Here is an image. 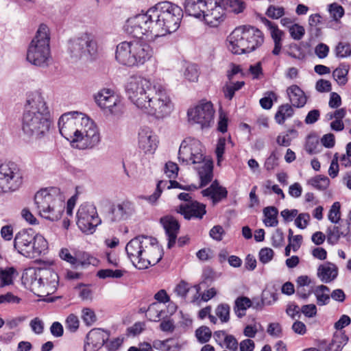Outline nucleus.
I'll return each mask as SVG.
<instances>
[{"mask_svg": "<svg viewBox=\"0 0 351 351\" xmlns=\"http://www.w3.org/2000/svg\"><path fill=\"white\" fill-rule=\"evenodd\" d=\"M128 99L138 110L156 119L169 117L174 106L166 87L141 75H130L125 84Z\"/></svg>", "mask_w": 351, "mask_h": 351, "instance_id": "obj_1", "label": "nucleus"}, {"mask_svg": "<svg viewBox=\"0 0 351 351\" xmlns=\"http://www.w3.org/2000/svg\"><path fill=\"white\" fill-rule=\"evenodd\" d=\"M182 16L180 7L170 1H162L150 8L145 13L128 19L125 27L129 34L138 38L144 35L163 36L179 28Z\"/></svg>", "mask_w": 351, "mask_h": 351, "instance_id": "obj_2", "label": "nucleus"}, {"mask_svg": "<svg viewBox=\"0 0 351 351\" xmlns=\"http://www.w3.org/2000/svg\"><path fill=\"white\" fill-rule=\"evenodd\" d=\"M58 127L62 136L70 141L73 147L92 149L100 143L97 126L84 113L72 111L63 114L59 119Z\"/></svg>", "mask_w": 351, "mask_h": 351, "instance_id": "obj_3", "label": "nucleus"}, {"mask_svg": "<svg viewBox=\"0 0 351 351\" xmlns=\"http://www.w3.org/2000/svg\"><path fill=\"white\" fill-rule=\"evenodd\" d=\"M51 123V113L43 95L40 91L30 93L22 118L23 133L35 139L41 138L49 132Z\"/></svg>", "mask_w": 351, "mask_h": 351, "instance_id": "obj_4", "label": "nucleus"}, {"mask_svg": "<svg viewBox=\"0 0 351 351\" xmlns=\"http://www.w3.org/2000/svg\"><path fill=\"white\" fill-rule=\"evenodd\" d=\"M125 251L129 259L138 269L155 265L163 254L156 239L143 235L131 239L125 246Z\"/></svg>", "mask_w": 351, "mask_h": 351, "instance_id": "obj_5", "label": "nucleus"}, {"mask_svg": "<svg viewBox=\"0 0 351 351\" xmlns=\"http://www.w3.org/2000/svg\"><path fill=\"white\" fill-rule=\"evenodd\" d=\"M178 159L183 164L199 165L196 169L200 180V187L207 185L212 181L213 164L210 160L205 159L199 141L191 138L184 139L180 146Z\"/></svg>", "mask_w": 351, "mask_h": 351, "instance_id": "obj_6", "label": "nucleus"}, {"mask_svg": "<svg viewBox=\"0 0 351 351\" xmlns=\"http://www.w3.org/2000/svg\"><path fill=\"white\" fill-rule=\"evenodd\" d=\"M154 55L152 47L141 40L123 41L117 45L116 60L129 67H138L149 61Z\"/></svg>", "mask_w": 351, "mask_h": 351, "instance_id": "obj_7", "label": "nucleus"}, {"mask_svg": "<svg viewBox=\"0 0 351 351\" xmlns=\"http://www.w3.org/2000/svg\"><path fill=\"white\" fill-rule=\"evenodd\" d=\"M22 280L38 296L53 294L59 285L58 274L50 268H28L23 274Z\"/></svg>", "mask_w": 351, "mask_h": 351, "instance_id": "obj_8", "label": "nucleus"}, {"mask_svg": "<svg viewBox=\"0 0 351 351\" xmlns=\"http://www.w3.org/2000/svg\"><path fill=\"white\" fill-rule=\"evenodd\" d=\"M228 47L234 54L250 53L260 47L264 43V35L258 29L252 26L236 27L227 38Z\"/></svg>", "mask_w": 351, "mask_h": 351, "instance_id": "obj_9", "label": "nucleus"}, {"mask_svg": "<svg viewBox=\"0 0 351 351\" xmlns=\"http://www.w3.org/2000/svg\"><path fill=\"white\" fill-rule=\"evenodd\" d=\"M34 203L38 214L51 221L59 220L65 208L64 195L55 187L38 191L34 196Z\"/></svg>", "mask_w": 351, "mask_h": 351, "instance_id": "obj_10", "label": "nucleus"}, {"mask_svg": "<svg viewBox=\"0 0 351 351\" xmlns=\"http://www.w3.org/2000/svg\"><path fill=\"white\" fill-rule=\"evenodd\" d=\"M26 58L30 64L43 68L52 62L49 29L46 25L39 26L28 46Z\"/></svg>", "mask_w": 351, "mask_h": 351, "instance_id": "obj_11", "label": "nucleus"}, {"mask_svg": "<svg viewBox=\"0 0 351 351\" xmlns=\"http://www.w3.org/2000/svg\"><path fill=\"white\" fill-rule=\"evenodd\" d=\"M14 248L23 256L35 258L45 254L48 250V242L32 228L23 229L14 238Z\"/></svg>", "mask_w": 351, "mask_h": 351, "instance_id": "obj_12", "label": "nucleus"}, {"mask_svg": "<svg viewBox=\"0 0 351 351\" xmlns=\"http://www.w3.org/2000/svg\"><path fill=\"white\" fill-rule=\"evenodd\" d=\"M67 52L74 61L93 58L97 53V43L92 34L83 32L69 40Z\"/></svg>", "mask_w": 351, "mask_h": 351, "instance_id": "obj_13", "label": "nucleus"}, {"mask_svg": "<svg viewBox=\"0 0 351 351\" xmlns=\"http://www.w3.org/2000/svg\"><path fill=\"white\" fill-rule=\"evenodd\" d=\"M23 183V175L14 162H5L0 165V193L14 192Z\"/></svg>", "mask_w": 351, "mask_h": 351, "instance_id": "obj_14", "label": "nucleus"}, {"mask_svg": "<svg viewBox=\"0 0 351 351\" xmlns=\"http://www.w3.org/2000/svg\"><path fill=\"white\" fill-rule=\"evenodd\" d=\"M98 106L106 114L120 117L124 112V105L121 97L110 88H103L95 95Z\"/></svg>", "mask_w": 351, "mask_h": 351, "instance_id": "obj_15", "label": "nucleus"}, {"mask_svg": "<svg viewBox=\"0 0 351 351\" xmlns=\"http://www.w3.org/2000/svg\"><path fill=\"white\" fill-rule=\"evenodd\" d=\"M215 112L213 104L210 101L202 100L188 110L187 115L190 123L197 124L202 129H204L213 124Z\"/></svg>", "mask_w": 351, "mask_h": 351, "instance_id": "obj_16", "label": "nucleus"}, {"mask_svg": "<svg viewBox=\"0 0 351 351\" xmlns=\"http://www.w3.org/2000/svg\"><path fill=\"white\" fill-rule=\"evenodd\" d=\"M101 222L93 204L85 203L80 206L77 213V225L82 232L93 234Z\"/></svg>", "mask_w": 351, "mask_h": 351, "instance_id": "obj_17", "label": "nucleus"}, {"mask_svg": "<svg viewBox=\"0 0 351 351\" xmlns=\"http://www.w3.org/2000/svg\"><path fill=\"white\" fill-rule=\"evenodd\" d=\"M138 143L145 154H154L158 147V136L151 128L143 126L138 131Z\"/></svg>", "mask_w": 351, "mask_h": 351, "instance_id": "obj_18", "label": "nucleus"}, {"mask_svg": "<svg viewBox=\"0 0 351 351\" xmlns=\"http://www.w3.org/2000/svg\"><path fill=\"white\" fill-rule=\"evenodd\" d=\"M226 11L222 3H219L218 0L214 2L211 0L208 7L204 10L202 19L210 27H217L225 19Z\"/></svg>", "mask_w": 351, "mask_h": 351, "instance_id": "obj_19", "label": "nucleus"}, {"mask_svg": "<svg viewBox=\"0 0 351 351\" xmlns=\"http://www.w3.org/2000/svg\"><path fill=\"white\" fill-rule=\"evenodd\" d=\"M110 334L101 328H93L86 335L84 351H97L108 340Z\"/></svg>", "mask_w": 351, "mask_h": 351, "instance_id": "obj_20", "label": "nucleus"}, {"mask_svg": "<svg viewBox=\"0 0 351 351\" xmlns=\"http://www.w3.org/2000/svg\"><path fill=\"white\" fill-rule=\"evenodd\" d=\"M134 212V204L130 201L124 200L112 206L109 218L112 222L126 220L132 217Z\"/></svg>", "mask_w": 351, "mask_h": 351, "instance_id": "obj_21", "label": "nucleus"}, {"mask_svg": "<svg viewBox=\"0 0 351 351\" xmlns=\"http://www.w3.org/2000/svg\"><path fill=\"white\" fill-rule=\"evenodd\" d=\"M176 210L183 215L186 219H202L206 213V206L197 201L181 204Z\"/></svg>", "mask_w": 351, "mask_h": 351, "instance_id": "obj_22", "label": "nucleus"}, {"mask_svg": "<svg viewBox=\"0 0 351 351\" xmlns=\"http://www.w3.org/2000/svg\"><path fill=\"white\" fill-rule=\"evenodd\" d=\"M160 223L168 237V247L171 248L176 243L180 225L178 221L171 216H165L161 218Z\"/></svg>", "mask_w": 351, "mask_h": 351, "instance_id": "obj_23", "label": "nucleus"}, {"mask_svg": "<svg viewBox=\"0 0 351 351\" xmlns=\"http://www.w3.org/2000/svg\"><path fill=\"white\" fill-rule=\"evenodd\" d=\"M209 3L211 0H185V12L190 16L202 19Z\"/></svg>", "mask_w": 351, "mask_h": 351, "instance_id": "obj_24", "label": "nucleus"}, {"mask_svg": "<svg viewBox=\"0 0 351 351\" xmlns=\"http://www.w3.org/2000/svg\"><path fill=\"white\" fill-rule=\"evenodd\" d=\"M265 25L268 27L271 37L274 43L272 53L274 56H278L281 51L282 40L285 34L283 31L280 29L276 25L267 19H265Z\"/></svg>", "mask_w": 351, "mask_h": 351, "instance_id": "obj_25", "label": "nucleus"}, {"mask_svg": "<svg viewBox=\"0 0 351 351\" xmlns=\"http://www.w3.org/2000/svg\"><path fill=\"white\" fill-rule=\"evenodd\" d=\"M191 288H193L196 291L195 294L191 300V302L198 303L199 298L200 297V286L199 285H195L191 287L187 282L181 280L178 284L176 285L173 289V292L182 301H185L187 293H189Z\"/></svg>", "mask_w": 351, "mask_h": 351, "instance_id": "obj_26", "label": "nucleus"}, {"mask_svg": "<svg viewBox=\"0 0 351 351\" xmlns=\"http://www.w3.org/2000/svg\"><path fill=\"white\" fill-rule=\"evenodd\" d=\"M289 101L292 106L302 108L306 103V97L304 91L297 85H292L287 89Z\"/></svg>", "mask_w": 351, "mask_h": 351, "instance_id": "obj_27", "label": "nucleus"}, {"mask_svg": "<svg viewBox=\"0 0 351 351\" xmlns=\"http://www.w3.org/2000/svg\"><path fill=\"white\" fill-rule=\"evenodd\" d=\"M203 196H210L214 203L219 202L226 197L228 192L226 189L219 186L218 182L215 180L211 185L202 191Z\"/></svg>", "mask_w": 351, "mask_h": 351, "instance_id": "obj_28", "label": "nucleus"}, {"mask_svg": "<svg viewBox=\"0 0 351 351\" xmlns=\"http://www.w3.org/2000/svg\"><path fill=\"white\" fill-rule=\"evenodd\" d=\"M338 274L337 267L328 263V265H320L317 269V276L320 280L326 283L334 280Z\"/></svg>", "mask_w": 351, "mask_h": 351, "instance_id": "obj_29", "label": "nucleus"}, {"mask_svg": "<svg viewBox=\"0 0 351 351\" xmlns=\"http://www.w3.org/2000/svg\"><path fill=\"white\" fill-rule=\"evenodd\" d=\"M330 289L324 285L317 286L313 293L316 298V302L318 306H324L329 304L330 301Z\"/></svg>", "mask_w": 351, "mask_h": 351, "instance_id": "obj_30", "label": "nucleus"}, {"mask_svg": "<svg viewBox=\"0 0 351 351\" xmlns=\"http://www.w3.org/2000/svg\"><path fill=\"white\" fill-rule=\"evenodd\" d=\"M253 302L247 297L241 296L237 298L234 302V310L239 317L245 315L246 310L253 305Z\"/></svg>", "mask_w": 351, "mask_h": 351, "instance_id": "obj_31", "label": "nucleus"}, {"mask_svg": "<svg viewBox=\"0 0 351 351\" xmlns=\"http://www.w3.org/2000/svg\"><path fill=\"white\" fill-rule=\"evenodd\" d=\"M219 3H222L224 6L225 11L234 14H239L245 9V3L243 0H218Z\"/></svg>", "mask_w": 351, "mask_h": 351, "instance_id": "obj_32", "label": "nucleus"}, {"mask_svg": "<svg viewBox=\"0 0 351 351\" xmlns=\"http://www.w3.org/2000/svg\"><path fill=\"white\" fill-rule=\"evenodd\" d=\"M278 209L274 206H267L263 209L265 219L263 222L266 226L275 227L278 225Z\"/></svg>", "mask_w": 351, "mask_h": 351, "instance_id": "obj_33", "label": "nucleus"}, {"mask_svg": "<svg viewBox=\"0 0 351 351\" xmlns=\"http://www.w3.org/2000/svg\"><path fill=\"white\" fill-rule=\"evenodd\" d=\"M245 85V82L243 81H237L236 82H232V80H228L223 87V93L224 97L228 100H231L236 91L239 90L242 88V87Z\"/></svg>", "mask_w": 351, "mask_h": 351, "instance_id": "obj_34", "label": "nucleus"}, {"mask_svg": "<svg viewBox=\"0 0 351 351\" xmlns=\"http://www.w3.org/2000/svg\"><path fill=\"white\" fill-rule=\"evenodd\" d=\"M349 66L346 64H341L332 72V77L337 83L340 86H343L348 82V74Z\"/></svg>", "mask_w": 351, "mask_h": 351, "instance_id": "obj_35", "label": "nucleus"}, {"mask_svg": "<svg viewBox=\"0 0 351 351\" xmlns=\"http://www.w3.org/2000/svg\"><path fill=\"white\" fill-rule=\"evenodd\" d=\"M348 341V337L344 333L335 334L326 351H341Z\"/></svg>", "mask_w": 351, "mask_h": 351, "instance_id": "obj_36", "label": "nucleus"}, {"mask_svg": "<svg viewBox=\"0 0 351 351\" xmlns=\"http://www.w3.org/2000/svg\"><path fill=\"white\" fill-rule=\"evenodd\" d=\"M294 110L289 104H284L279 107L276 115L275 119L278 124L284 123L285 121L293 116Z\"/></svg>", "mask_w": 351, "mask_h": 351, "instance_id": "obj_37", "label": "nucleus"}, {"mask_svg": "<svg viewBox=\"0 0 351 351\" xmlns=\"http://www.w3.org/2000/svg\"><path fill=\"white\" fill-rule=\"evenodd\" d=\"M17 275L16 270L11 267L0 269V281L2 286L9 285L12 283L14 278Z\"/></svg>", "mask_w": 351, "mask_h": 351, "instance_id": "obj_38", "label": "nucleus"}, {"mask_svg": "<svg viewBox=\"0 0 351 351\" xmlns=\"http://www.w3.org/2000/svg\"><path fill=\"white\" fill-rule=\"evenodd\" d=\"M335 51L336 56L339 58H346L351 56V46L348 43H339Z\"/></svg>", "mask_w": 351, "mask_h": 351, "instance_id": "obj_39", "label": "nucleus"}, {"mask_svg": "<svg viewBox=\"0 0 351 351\" xmlns=\"http://www.w3.org/2000/svg\"><path fill=\"white\" fill-rule=\"evenodd\" d=\"M329 182L330 180L327 177L322 176H317L308 181V184L319 190L326 189L328 186Z\"/></svg>", "mask_w": 351, "mask_h": 351, "instance_id": "obj_40", "label": "nucleus"}, {"mask_svg": "<svg viewBox=\"0 0 351 351\" xmlns=\"http://www.w3.org/2000/svg\"><path fill=\"white\" fill-rule=\"evenodd\" d=\"M328 12L333 21L338 22L343 16L345 11L343 8L337 3L328 5Z\"/></svg>", "mask_w": 351, "mask_h": 351, "instance_id": "obj_41", "label": "nucleus"}, {"mask_svg": "<svg viewBox=\"0 0 351 351\" xmlns=\"http://www.w3.org/2000/svg\"><path fill=\"white\" fill-rule=\"evenodd\" d=\"M125 273V271L121 269L112 270L110 269H100L97 271V276L99 278L105 279L107 278H120Z\"/></svg>", "mask_w": 351, "mask_h": 351, "instance_id": "obj_42", "label": "nucleus"}, {"mask_svg": "<svg viewBox=\"0 0 351 351\" xmlns=\"http://www.w3.org/2000/svg\"><path fill=\"white\" fill-rule=\"evenodd\" d=\"M215 314L222 323L228 322L230 319V306L227 304H221L215 309Z\"/></svg>", "mask_w": 351, "mask_h": 351, "instance_id": "obj_43", "label": "nucleus"}, {"mask_svg": "<svg viewBox=\"0 0 351 351\" xmlns=\"http://www.w3.org/2000/svg\"><path fill=\"white\" fill-rule=\"evenodd\" d=\"M212 332L207 326H201L195 331V336L199 342L204 343L208 342L211 337Z\"/></svg>", "mask_w": 351, "mask_h": 351, "instance_id": "obj_44", "label": "nucleus"}, {"mask_svg": "<svg viewBox=\"0 0 351 351\" xmlns=\"http://www.w3.org/2000/svg\"><path fill=\"white\" fill-rule=\"evenodd\" d=\"M184 76L189 82H197L199 77L197 66L195 64H189L185 68Z\"/></svg>", "mask_w": 351, "mask_h": 351, "instance_id": "obj_45", "label": "nucleus"}, {"mask_svg": "<svg viewBox=\"0 0 351 351\" xmlns=\"http://www.w3.org/2000/svg\"><path fill=\"white\" fill-rule=\"evenodd\" d=\"M340 203L335 202L333 203L329 210L328 218L333 223H337L341 219Z\"/></svg>", "mask_w": 351, "mask_h": 351, "instance_id": "obj_46", "label": "nucleus"}, {"mask_svg": "<svg viewBox=\"0 0 351 351\" xmlns=\"http://www.w3.org/2000/svg\"><path fill=\"white\" fill-rule=\"evenodd\" d=\"M289 32L291 37L295 40H301L305 34L304 27L297 23L291 25Z\"/></svg>", "mask_w": 351, "mask_h": 351, "instance_id": "obj_47", "label": "nucleus"}, {"mask_svg": "<svg viewBox=\"0 0 351 351\" xmlns=\"http://www.w3.org/2000/svg\"><path fill=\"white\" fill-rule=\"evenodd\" d=\"M82 320L86 325L91 326L96 322V315L91 308H84L82 309Z\"/></svg>", "mask_w": 351, "mask_h": 351, "instance_id": "obj_48", "label": "nucleus"}, {"mask_svg": "<svg viewBox=\"0 0 351 351\" xmlns=\"http://www.w3.org/2000/svg\"><path fill=\"white\" fill-rule=\"evenodd\" d=\"M59 255L62 260L69 263L71 265L73 266L76 267L80 265H82V263L81 261H78L75 257L71 255V254L70 253L69 250L67 248L61 249Z\"/></svg>", "mask_w": 351, "mask_h": 351, "instance_id": "obj_49", "label": "nucleus"}, {"mask_svg": "<svg viewBox=\"0 0 351 351\" xmlns=\"http://www.w3.org/2000/svg\"><path fill=\"white\" fill-rule=\"evenodd\" d=\"M328 241L330 243H337L340 237L343 234L341 232L340 228L338 226H334L328 228Z\"/></svg>", "mask_w": 351, "mask_h": 351, "instance_id": "obj_50", "label": "nucleus"}, {"mask_svg": "<svg viewBox=\"0 0 351 351\" xmlns=\"http://www.w3.org/2000/svg\"><path fill=\"white\" fill-rule=\"evenodd\" d=\"M79 319L77 316L74 314H70L65 322V326L67 330H69L71 332H75L79 328Z\"/></svg>", "mask_w": 351, "mask_h": 351, "instance_id": "obj_51", "label": "nucleus"}, {"mask_svg": "<svg viewBox=\"0 0 351 351\" xmlns=\"http://www.w3.org/2000/svg\"><path fill=\"white\" fill-rule=\"evenodd\" d=\"M268 17L278 19L285 14V9L282 7L270 5L266 12Z\"/></svg>", "mask_w": 351, "mask_h": 351, "instance_id": "obj_52", "label": "nucleus"}, {"mask_svg": "<svg viewBox=\"0 0 351 351\" xmlns=\"http://www.w3.org/2000/svg\"><path fill=\"white\" fill-rule=\"evenodd\" d=\"M277 97L274 92H269L267 93V96L260 99V104L264 109L269 110L272 107L273 99L276 100Z\"/></svg>", "mask_w": 351, "mask_h": 351, "instance_id": "obj_53", "label": "nucleus"}, {"mask_svg": "<svg viewBox=\"0 0 351 351\" xmlns=\"http://www.w3.org/2000/svg\"><path fill=\"white\" fill-rule=\"evenodd\" d=\"M179 168L178 165L173 162H168L165 167V173L169 178H176L178 176Z\"/></svg>", "mask_w": 351, "mask_h": 351, "instance_id": "obj_54", "label": "nucleus"}, {"mask_svg": "<svg viewBox=\"0 0 351 351\" xmlns=\"http://www.w3.org/2000/svg\"><path fill=\"white\" fill-rule=\"evenodd\" d=\"M310 218L308 213H300L295 219V224L298 228L304 229L308 226Z\"/></svg>", "mask_w": 351, "mask_h": 351, "instance_id": "obj_55", "label": "nucleus"}, {"mask_svg": "<svg viewBox=\"0 0 351 351\" xmlns=\"http://www.w3.org/2000/svg\"><path fill=\"white\" fill-rule=\"evenodd\" d=\"M225 234V231L222 226L217 225L213 226L210 230V237L217 241H220L223 239V237Z\"/></svg>", "mask_w": 351, "mask_h": 351, "instance_id": "obj_56", "label": "nucleus"}, {"mask_svg": "<svg viewBox=\"0 0 351 351\" xmlns=\"http://www.w3.org/2000/svg\"><path fill=\"white\" fill-rule=\"evenodd\" d=\"M169 181H164V180H161V181L158 182V183L157 184L156 190L152 195L149 197V198H148L149 201L152 203L155 202L158 199V197L160 196L162 189H164L165 187L167 188V186L169 185Z\"/></svg>", "mask_w": 351, "mask_h": 351, "instance_id": "obj_57", "label": "nucleus"}, {"mask_svg": "<svg viewBox=\"0 0 351 351\" xmlns=\"http://www.w3.org/2000/svg\"><path fill=\"white\" fill-rule=\"evenodd\" d=\"M224 343L226 348L230 351H238L239 350V343L232 335H228L225 337Z\"/></svg>", "mask_w": 351, "mask_h": 351, "instance_id": "obj_58", "label": "nucleus"}, {"mask_svg": "<svg viewBox=\"0 0 351 351\" xmlns=\"http://www.w3.org/2000/svg\"><path fill=\"white\" fill-rule=\"evenodd\" d=\"M274 251L271 248H263L259 252V260L265 264L271 261L274 257Z\"/></svg>", "mask_w": 351, "mask_h": 351, "instance_id": "obj_59", "label": "nucleus"}, {"mask_svg": "<svg viewBox=\"0 0 351 351\" xmlns=\"http://www.w3.org/2000/svg\"><path fill=\"white\" fill-rule=\"evenodd\" d=\"M296 131L294 130H291L288 131L287 133L285 134H280L276 138L277 143L280 146L288 147L290 145L291 142V138L289 137V134H295Z\"/></svg>", "mask_w": 351, "mask_h": 351, "instance_id": "obj_60", "label": "nucleus"}, {"mask_svg": "<svg viewBox=\"0 0 351 351\" xmlns=\"http://www.w3.org/2000/svg\"><path fill=\"white\" fill-rule=\"evenodd\" d=\"M271 239L274 247H278L282 246L285 242L282 231L280 229H276L272 234Z\"/></svg>", "mask_w": 351, "mask_h": 351, "instance_id": "obj_61", "label": "nucleus"}, {"mask_svg": "<svg viewBox=\"0 0 351 351\" xmlns=\"http://www.w3.org/2000/svg\"><path fill=\"white\" fill-rule=\"evenodd\" d=\"M278 158L275 152H271L270 156L266 159L265 162V167L267 171H271L275 169L278 163Z\"/></svg>", "mask_w": 351, "mask_h": 351, "instance_id": "obj_62", "label": "nucleus"}, {"mask_svg": "<svg viewBox=\"0 0 351 351\" xmlns=\"http://www.w3.org/2000/svg\"><path fill=\"white\" fill-rule=\"evenodd\" d=\"M249 72L252 75L253 79H259L263 74L261 62H258L254 64L250 65Z\"/></svg>", "mask_w": 351, "mask_h": 351, "instance_id": "obj_63", "label": "nucleus"}, {"mask_svg": "<svg viewBox=\"0 0 351 351\" xmlns=\"http://www.w3.org/2000/svg\"><path fill=\"white\" fill-rule=\"evenodd\" d=\"M254 341L250 339H245L239 343L238 351H254Z\"/></svg>", "mask_w": 351, "mask_h": 351, "instance_id": "obj_64", "label": "nucleus"}]
</instances>
